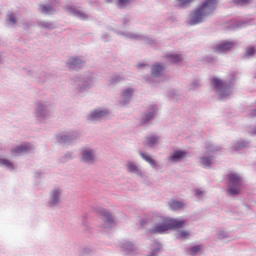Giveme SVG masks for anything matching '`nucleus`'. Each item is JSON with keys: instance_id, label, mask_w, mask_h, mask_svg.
Wrapping results in <instances>:
<instances>
[{"instance_id": "1", "label": "nucleus", "mask_w": 256, "mask_h": 256, "mask_svg": "<svg viewBox=\"0 0 256 256\" xmlns=\"http://www.w3.org/2000/svg\"><path fill=\"white\" fill-rule=\"evenodd\" d=\"M217 0H206L201 7L194 10L190 15L189 24L194 26L202 22V19L207 17V15L214 9Z\"/></svg>"}, {"instance_id": "2", "label": "nucleus", "mask_w": 256, "mask_h": 256, "mask_svg": "<svg viewBox=\"0 0 256 256\" xmlns=\"http://www.w3.org/2000/svg\"><path fill=\"white\" fill-rule=\"evenodd\" d=\"M185 224H186V220H171L169 218H165L162 224L151 228V233L163 234L170 229L178 230L180 228H183L185 227Z\"/></svg>"}, {"instance_id": "3", "label": "nucleus", "mask_w": 256, "mask_h": 256, "mask_svg": "<svg viewBox=\"0 0 256 256\" xmlns=\"http://www.w3.org/2000/svg\"><path fill=\"white\" fill-rule=\"evenodd\" d=\"M228 194L230 196H237L242 191L243 180L241 176L235 172L229 173L228 176Z\"/></svg>"}, {"instance_id": "4", "label": "nucleus", "mask_w": 256, "mask_h": 256, "mask_svg": "<svg viewBox=\"0 0 256 256\" xmlns=\"http://www.w3.org/2000/svg\"><path fill=\"white\" fill-rule=\"evenodd\" d=\"M234 47H235V42L222 41L221 43H219L218 45H216L214 47V51H215V53L223 54V53L230 51Z\"/></svg>"}, {"instance_id": "5", "label": "nucleus", "mask_w": 256, "mask_h": 256, "mask_svg": "<svg viewBox=\"0 0 256 256\" xmlns=\"http://www.w3.org/2000/svg\"><path fill=\"white\" fill-rule=\"evenodd\" d=\"M211 82L217 92L224 94L228 91L227 84L224 81H222L221 79L212 78Z\"/></svg>"}, {"instance_id": "6", "label": "nucleus", "mask_w": 256, "mask_h": 256, "mask_svg": "<svg viewBox=\"0 0 256 256\" xmlns=\"http://www.w3.org/2000/svg\"><path fill=\"white\" fill-rule=\"evenodd\" d=\"M108 115V111L107 110H94L91 114H90V120H100L103 117Z\"/></svg>"}, {"instance_id": "7", "label": "nucleus", "mask_w": 256, "mask_h": 256, "mask_svg": "<svg viewBox=\"0 0 256 256\" xmlns=\"http://www.w3.org/2000/svg\"><path fill=\"white\" fill-rule=\"evenodd\" d=\"M29 150H30L29 145H21V146L16 147L15 149L11 150V154L21 155L24 152H28Z\"/></svg>"}, {"instance_id": "8", "label": "nucleus", "mask_w": 256, "mask_h": 256, "mask_svg": "<svg viewBox=\"0 0 256 256\" xmlns=\"http://www.w3.org/2000/svg\"><path fill=\"white\" fill-rule=\"evenodd\" d=\"M164 70V66L161 64H155L151 67V75L154 77H159L160 73Z\"/></svg>"}, {"instance_id": "9", "label": "nucleus", "mask_w": 256, "mask_h": 256, "mask_svg": "<svg viewBox=\"0 0 256 256\" xmlns=\"http://www.w3.org/2000/svg\"><path fill=\"white\" fill-rule=\"evenodd\" d=\"M82 64H83V61H81L79 58H72L70 61H68V68L77 69Z\"/></svg>"}, {"instance_id": "10", "label": "nucleus", "mask_w": 256, "mask_h": 256, "mask_svg": "<svg viewBox=\"0 0 256 256\" xmlns=\"http://www.w3.org/2000/svg\"><path fill=\"white\" fill-rule=\"evenodd\" d=\"M186 157L185 151H175L174 154L170 156V161H180L181 159Z\"/></svg>"}, {"instance_id": "11", "label": "nucleus", "mask_w": 256, "mask_h": 256, "mask_svg": "<svg viewBox=\"0 0 256 256\" xmlns=\"http://www.w3.org/2000/svg\"><path fill=\"white\" fill-rule=\"evenodd\" d=\"M93 160H94V155H93V153H91V151H89L87 149L82 151V161L91 162Z\"/></svg>"}, {"instance_id": "12", "label": "nucleus", "mask_w": 256, "mask_h": 256, "mask_svg": "<svg viewBox=\"0 0 256 256\" xmlns=\"http://www.w3.org/2000/svg\"><path fill=\"white\" fill-rule=\"evenodd\" d=\"M140 156L144 161L148 162L152 168L157 166L156 161L150 155L140 152Z\"/></svg>"}, {"instance_id": "13", "label": "nucleus", "mask_w": 256, "mask_h": 256, "mask_svg": "<svg viewBox=\"0 0 256 256\" xmlns=\"http://www.w3.org/2000/svg\"><path fill=\"white\" fill-rule=\"evenodd\" d=\"M169 207H170L171 210L177 211V210L182 209L184 207V204L182 202L177 201V200H172L169 203Z\"/></svg>"}, {"instance_id": "14", "label": "nucleus", "mask_w": 256, "mask_h": 256, "mask_svg": "<svg viewBox=\"0 0 256 256\" xmlns=\"http://www.w3.org/2000/svg\"><path fill=\"white\" fill-rule=\"evenodd\" d=\"M158 142V137L150 136L145 139V145L147 147H154Z\"/></svg>"}, {"instance_id": "15", "label": "nucleus", "mask_w": 256, "mask_h": 256, "mask_svg": "<svg viewBox=\"0 0 256 256\" xmlns=\"http://www.w3.org/2000/svg\"><path fill=\"white\" fill-rule=\"evenodd\" d=\"M166 58H168V61L170 63H179L182 60V57L178 54H170L168 56H166Z\"/></svg>"}, {"instance_id": "16", "label": "nucleus", "mask_w": 256, "mask_h": 256, "mask_svg": "<svg viewBox=\"0 0 256 256\" xmlns=\"http://www.w3.org/2000/svg\"><path fill=\"white\" fill-rule=\"evenodd\" d=\"M59 195H60L59 190H54V191L51 192V204H52V205L58 203V201H59Z\"/></svg>"}, {"instance_id": "17", "label": "nucleus", "mask_w": 256, "mask_h": 256, "mask_svg": "<svg viewBox=\"0 0 256 256\" xmlns=\"http://www.w3.org/2000/svg\"><path fill=\"white\" fill-rule=\"evenodd\" d=\"M0 165L13 169V163L9 159L0 158Z\"/></svg>"}, {"instance_id": "18", "label": "nucleus", "mask_w": 256, "mask_h": 256, "mask_svg": "<svg viewBox=\"0 0 256 256\" xmlns=\"http://www.w3.org/2000/svg\"><path fill=\"white\" fill-rule=\"evenodd\" d=\"M201 248H202L201 244H199L198 246H192L188 249V253L194 256L201 250Z\"/></svg>"}, {"instance_id": "19", "label": "nucleus", "mask_w": 256, "mask_h": 256, "mask_svg": "<svg viewBox=\"0 0 256 256\" xmlns=\"http://www.w3.org/2000/svg\"><path fill=\"white\" fill-rule=\"evenodd\" d=\"M40 8H42V12L45 14H52L55 12L54 8L52 6H46V5H42L40 6Z\"/></svg>"}, {"instance_id": "20", "label": "nucleus", "mask_w": 256, "mask_h": 256, "mask_svg": "<svg viewBox=\"0 0 256 256\" xmlns=\"http://www.w3.org/2000/svg\"><path fill=\"white\" fill-rule=\"evenodd\" d=\"M154 116H155L154 111H152L150 114H144L142 124H145V123L151 121L154 118Z\"/></svg>"}, {"instance_id": "21", "label": "nucleus", "mask_w": 256, "mask_h": 256, "mask_svg": "<svg viewBox=\"0 0 256 256\" xmlns=\"http://www.w3.org/2000/svg\"><path fill=\"white\" fill-rule=\"evenodd\" d=\"M128 172L129 173H140V169L138 166H136L132 163H129L128 164Z\"/></svg>"}, {"instance_id": "22", "label": "nucleus", "mask_w": 256, "mask_h": 256, "mask_svg": "<svg viewBox=\"0 0 256 256\" xmlns=\"http://www.w3.org/2000/svg\"><path fill=\"white\" fill-rule=\"evenodd\" d=\"M101 214L106 217V222L107 223H113V218L111 216V214L107 211V210H102Z\"/></svg>"}, {"instance_id": "23", "label": "nucleus", "mask_w": 256, "mask_h": 256, "mask_svg": "<svg viewBox=\"0 0 256 256\" xmlns=\"http://www.w3.org/2000/svg\"><path fill=\"white\" fill-rule=\"evenodd\" d=\"M201 164L204 166V167H208L211 165V159L208 158V157H202L201 158Z\"/></svg>"}, {"instance_id": "24", "label": "nucleus", "mask_w": 256, "mask_h": 256, "mask_svg": "<svg viewBox=\"0 0 256 256\" xmlns=\"http://www.w3.org/2000/svg\"><path fill=\"white\" fill-rule=\"evenodd\" d=\"M255 54H256V50H255L254 47H250V48H248V50L246 51V56H247V57H253V56H255Z\"/></svg>"}, {"instance_id": "25", "label": "nucleus", "mask_w": 256, "mask_h": 256, "mask_svg": "<svg viewBox=\"0 0 256 256\" xmlns=\"http://www.w3.org/2000/svg\"><path fill=\"white\" fill-rule=\"evenodd\" d=\"M235 5H248L250 3V0H233Z\"/></svg>"}, {"instance_id": "26", "label": "nucleus", "mask_w": 256, "mask_h": 256, "mask_svg": "<svg viewBox=\"0 0 256 256\" xmlns=\"http://www.w3.org/2000/svg\"><path fill=\"white\" fill-rule=\"evenodd\" d=\"M132 92H133V90L130 89V88L124 90V91H123V97H124V98H130L131 95H132Z\"/></svg>"}, {"instance_id": "27", "label": "nucleus", "mask_w": 256, "mask_h": 256, "mask_svg": "<svg viewBox=\"0 0 256 256\" xmlns=\"http://www.w3.org/2000/svg\"><path fill=\"white\" fill-rule=\"evenodd\" d=\"M132 0H118L117 4L119 7H124L126 5H128V3H130Z\"/></svg>"}, {"instance_id": "28", "label": "nucleus", "mask_w": 256, "mask_h": 256, "mask_svg": "<svg viewBox=\"0 0 256 256\" xmlns=\"http://www.w3.org/2000/svg\"><path fill=\"white\" fill-rule=\"evenodd\" d=\"M74 15L79 17L80 19H86L87 16L85 15V13L80 12V11H74Z\"/></svg>"}, {"instance_id": "29", "label": "nucleus", "mask_w": 256, "mask_h": 256, "mask_svg": "<svg viewBox=\"0 0 256 256\" xmlns=\"http://www.w3.org/2000/svg\"><path fill=\"white\" fill-rule=\"evenodd\" d=\"M179 6L184 7L185 5H188V3H192L193 0H178Z\"/></svg>"}, {"instance_id": "30", "label": "nucleus", "mask_w": 256, "mask_h": 256, "mask_svg": "<svg viewBox=\"0 0 256 256\" xmlns=\"http://www.w3.org/2000/svg\"><path fill=\"white\" fill-rule=\"evenodd\" d=\"M9 18V21L11 22L12 25H15L16 24V19H15V16L14 15H9L8 16Z\"/></svg>"}, {"instance_id": "31", "label": "nucleus", "mask_w": 256, "mask_h": 256, "mask_svg": "<svg viewBox=\"0 0 256 256\" xmlns=\"http://www.w3.org/2000/svg\"><path fill=\"white\" fill-rule=\"evenodd\" d=\"M180 236L184 239H186L188 236H189V232H186V231H182L180 232Z\"/></svg>"}, {"instance_id": "32", "label": "nucleus", "mask_w": 256, "mask_h": 256, "mask_svg": "<svg viewBox=\"0 0 256 256\" xmlns=\"http://www.w3.org/2000/svg\"><path fill=\"white\" fill-rule=\"evenodd\" d=\"M250 115H252V117H256V108L255 111H252V113H250Z\"/></svg>"}, {"instance_id": "33", "label": "nucleus", "mask_w": 256, "mask_h": 256, "mask_svg": "<svg viewBox=\"0 0 256 256\" xmlns=\"http://www.w3.org/2000/svg\"><path fill=\"white\" fill-rule=\"evenodd\" d=\"M107 3H111V1H110V0H107Z\"/></svg>"}, {"instance_id": "34", "label": "nucleus", "mask_w": 256, "mask_h": 256, "mask_svg": "<svg viewBox=\"0 0 256 256\" xmlns=\"http://www.w3.org/2000/svg\"><path fill=\"white\" fill-rule=\"evenodd\" d=\"M255 134H256V126H255Z\"/></svg>"}]
</instances>
